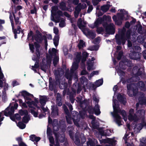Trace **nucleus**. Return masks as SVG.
<instances>
[{
  "label": "nucleus",
  "mask_w": 146,
  "mask_h": 146,
  "mask_svg": "<svg viewBox=\"0 0 146 146\" xmlns=\"http://www.w3.org/2000/svg\"><path fill=\"white\" fill-rule=\"evenodd\" d=\"M113 112H111V114L115 118V121L119 125H121V117L118 115V113L121 114L123 116L124 120L126 121L127 120V117L126 113L125 111H121L117 105V101L113 99Z\"/></svg>",
  "instance_id": "1"
},
{
  "label": "nucleus",
  "mask_w": 146,
  "mask_h": 146,
  "mask_svg": "<svg viewBox=\"0 0 146 146\" xmlns=\"http://www.w3.org/2000/svg\"><path fill=\"white\" fill-rule=\"evenodd\" d=\"M137 87L142 91H145L146 90L145 84L142 81L139 82L137 84V86L133 83L130 85L128 84L127 85V94L129 96L132 97L136 95L138 91Z\"/></svg>",
  "instance_id": "2"
},
{
  "label": "nucleus",
  "mask_w": 146,
  "mask_h": 146,
  "mask_svg": "<svg viewBox=\"0 0 146 146\" xmlns=\"http://www.w3.org/2000/svg\"><path fill=\"white\" fill-rule=\"evenodd\" d=\"M81 53H78L76 55V58L75 59L74 62L73 63L72 68L71 69L70 74H66V76L67 79L69 80V82L71 80L72 78H74V79L77 80V76L76 72L74 71L78 68V63L80 61Z\"/></svg>",
  "instance_id": "3"
},
{
  "label": "nucleus",
  "mask_w": 146,
  "mask_h": 146,
  "mask_svg": "<svg viewBox=\"0 0 146 146\" xmlns=\"http://www.w3.org/2000/svg\"><path fill=\"white\" fill-rule=\"evenodd\" d=\"M21 94L24 97L25 102L30 108H33L35 107H36V103H38V100L36 99H35V102L32 100V98L33 97V95L26 91L22 92Z\"/></svg>",
  "instance_id": "4"
},
{
  "label": "nucleus",
  "mask_w": 146,
  "mask_h": 146,
  "mask_svg": "<svg viewBox=\"0 0 146 146\" xmlns=\"http://www.w3.org/2000/svg\"><path fill=\"white\" fill-rule=\"evenodd\" d=\"M145 111L143 110H138L135 114L134 113L133 110L131 109L129 111L128 119L130 121H135L138 120L139 118L143 117Z\"/></svg>",
  "instance_id": "5"
},
{
  "label": "nucleus",
  "mask_w": 146,
  "mask_h": 146,
  "mask_svg": "<svg viewBox=\"0 0 146 146\" xmlns=\"http://www.w3.org/2000/svg\"><path fill=\"white\" fill-rule=\"evenodd\" d=\"M125 30V28H123L122 33L120 35H117L115 36L116 41L118 44H122L123 45L125 44L127 39H129L130 36L131 31L129 30L127 31L126 33L125 34L124 32Z\"/></svg>",
  "instance_id": "6"
},
{
  "label": "nucleus",
  "mask_w": 146,
  "mask_h": 146,
  "mask_svg": "<svg viewBox=\"0 0 146 146\" xmlns=\"http://www.w3.org/2000/svg\"><path fill=\"white\" fill-rule=\"evenodd\" d=\"M119 11L120 13H117V20L116 15H114L112 17V19L113 21L115 22L116 24L119 25L121 24V20L125 19H127V18H125V16H127L128 15L127 12L125 11L124 9H121Z\"/></svg>",
  "instance_id": "7"
},
{
  "label": "nucleus",
  "mask_w": 146,
  "mask_h": 146,
  "mask_svg": "<svg viewBox=\"0 0 146 146\" xmlns=\"http://www.w3.org/2000/svg\"><path fill=\"white\" fill-rule=\"evenodd\" d=\"M130 49V53L129 54V56L130 58L135 60L140 59L139 54L138 52L141 49L140 47L137 45H135Z\"/></svg>",
  "instance_id": "8"
},
{
  "label": "nucleus",
  "mask_w": 146,
  "mask_h": 146,
  "mask_svg": "<svg viewBox=\"0 0 146 146\" xmlns=\"http://www.w3.org/2000/svg\"><path fill=\"white\" fill-rule=\"evenodd\" d=\"M29 46L30 49L31 51L32 52H33L35 50L34 46L36 48V56L35 57L34 56L32 57V59L34 60H36L39 58L40 56L39 48L40 47L39 45L36 42H35L34 45L29 44Z\"/></svg>",
  "instance_id": "9"
},
{
  "label": "nucleus",
  "mask_w": 146,
  "mask_h": 146,
  "mask_svg": "<svg viewBox=\"0 0 146 146\" xmlns=\"http://www.w3.org/2000/svg\"><path fill=\"white\" fill-rule=\"evenodd\" d=\"M80 115H78V112L76 111H72V112L71 116H70V119H71V117H72L73 120L75 125L76 126L78 127L79 126L78 122L80 120ZM71 119V121H72ZM71 122H72V121ZM71 123H71L70 124H71Z\"/></svg>",
  "instance_id": "10"
},
{
  "label": "nucleus",
  "mask_w": 146,
  "mask_h": 146,
  "mask_svg": "<svg viewBox=\"0 0 146 146\" xmlns=\"http://www.w3.org/2000/svg\"><path fill=\"white\" fill-rule=\"evenodd\" d=\"M133 73L136 75L141 76L144 74V68L142 66H135L132 70Z\"/></svg>",
  "instance_id": "11"
},
{
  "label": "nucleus",
  "mask_w": 146,
  "mask_h": 146,
  "mask_svg": "<svg viewBox=\"0 0 146 146\" xmlns=\"http://www.w3.org/2000/svg\"><path fill=\"white\" fill-rule=\"evenodd\" d=\"M103 25L105 28L106 31L108 33L111 34L114 33L115 26L113 23H110L108 25H107V24H106V25L103 24Z\"/></svg>",
  "instance_id": "12"
},
{
  "label": "nucleus",
  "mask_w": 146,
  "mask_h": 146,
  "mask_svg": "<svg viewBox=\"0 0 146 146\" xmlns=\"http://www.w3.org/2000/svg\"><path fill=\"white\" fill-rule=\"evenodd\" d=\"M18 106V104L16 103H15L14 104V107L13 106L11 107V111H9L7 113L6 111L7 110V109L8 108H7L5 110V111H2L1 112V114L2 116H3L4 115L6 116H8L9 115H11L14 112V108L15 109H16L17 108Z\"/></svg>",
  "instance_id": "13"
},
{
  "label": "nucleus",
  "mask_w": 146,
  "mask_h": 146,
  "mask_svg": "<svg viewBox=\"0 0 146 146\" xmlns=\"http://www.w3.org/2000/svg\"><path fill=\"white\" fill-rule=\"evenodd\" d=\"M47 60L46 61V59H43L42 60V62L40 64V68L41 69L44 71L45 72H46V69L47 68V66L46 65V64H49L51 62V59L50 58L48 59V57L47 56Z\"/></svg>",
  "instance_id": "14"
},
{
  "label": "nucleus",
  "mask_w": 146,
  "mask_h": 146,
  "mask_svg": "<svg viewBox=\"0 0 146 146\" xmlns=\"http://www.w3.org/2000/svg\"><path fill=\"white\" fill-rule=\"evenodd\" d=\"M143 127L146 128V123L144 120H143L141 123H137L134 127V130L136 133H138L142 129Z\"/></svg>",
  "instance_id": "15"
},
{
  "label": "nucleus",
  "mask_w": 146,
  "mask_h": 146,
  "mask_svg": "<svg viewBox=\"0 0 146 146\" xmlns=\"http://www.w3.org/2000/svg\"><path fill=\"white\" fill-rule=\"evenodd\" d=\"M86 7L85 3H83L82 4H79L76 8L74 11V16L76 18L78 17L79 13L81 9H84Z\"/></svg>",
  "instance_id": "16"
},
{
  "label": "nucleus",
  "mask_w": 146,
  "mask_h": 146,
  "mask_svg": "<svg viewBox=\"0 0 146 146\" xmlns=\"http://www.w3.org/2000/svg\"><path fill=\"white\" fill-rule=\"evenodd\" d=\"M57 51L55 48H52V51H51L50 49L49 50V53L50 55L52 56H54V58L53 60V64L54 66H55L58 61V57L56 56Z\"/></svg>",
  "instance_id": "17"
},
{
  "label": "nucleus",
  "mask_w": 146,
  "mask_h": 146,
  "mask_svg": "<svg viewBox=\"0 0 146 146\" xmlns=\"http://www.w3.org/2000/svg\"><path fill=\"white\" fill-rule=\"evenodd\" d=\"M15 27H17V30L15 29H13L14 33H20L21 31V28L19 26L21 24V22L19 21V18L18 17L15 18Z\"/></svg>",
  "instance_id": "18"
},
{
  "label": "nucleus",
  "mask_w": 146,
  "mask_h": 146,
  "mask_svg": "<svg viewBox=\"0 0 146 146\" xmlns=\"http://www.w3.org/2000/svg\"><path fill=\"white\" fill-rule=\"evenodd\" d=\"M95 60V59L94 58H91V60H88L87 63V70H88L90 71L92 70L95 69V67L94 66V62L93 60Z\"/></svg>",
  "instance_id": "19"
},
{
  "label": "nucleus",
  "mask_w": 146,
  "mask_h": 146,
  "mask_svg": "<svg viewBox=\"0 0 146 146\" xmlns=\"http://www.w3.org/2000/svg\"><path fill=\"white\" fill-rule=\"evenodd\" d=\"M58 8L57 6L52 7L51 11L52 15L54 16L56 15H58L60 16H62V12L60 11H58Z\"/></svg>",
  "instance_id": "20"
},
{
  "label": "nucleus",
  "mask_w": 146,
  "mask_h": 146,
  "mask_svg": "<svg viewBox=\"0 0 146 146\" xmlns=\"http://www.w3.org/2000/svg\"><path fill=\"white\" fill-rule=\"evenodd\" d=\"M43 39L44 40L45 45L47 46V41L46 40V37L45 36H43L42 37L40 35H36L35 38V40L38 42H41Z\"/></svg>",
  "instance_id": "21"
},
{
  "label": "nucleus",
  "mask_w": 146,
  "mask_h": 146,
  "mask_svg": "<svg viewBox=\"0 0 146 146\" xmlns=\"http://www.w3.org/2000/svg\"><path fill=\"white\" fill-rule=\"evenodd\" d=\"M54 133L56 138V144L55 146H58L59 145L58 143V140L61 142H63L64 140V136L63 135H58V136L54 132Z\"/></svg>",
  "instance_id": "22"
},
{
  "label": "nucleus",
  "mask_w": 146,
  "mask_h": 146,
  "mask_svg": "<svg viewBox=\"0 0 146 146\" xmlns=\"http://www.w3.org/2000/svg\"><path fill=\"white\" fill-rule=\"evenodd\" d=\"M77 24L79 28L83 31V30L84 29V27L86 26V22L84 21H82V19L80 18L79 19Z\"/></svg>",
  "instance_id": "23"
},
{
  "label": "nucleus",
  "mask_w": 146,
  "mask_h": 146,
  "mask_svg": "<svg viewBox=\"0 0 146 146\" xmlns=\"http://www.w3.org/2000/svg\"><path fill=\"white\" fill-rule=\"evenodd\" d=\"M131 62L130 61H127V60L125 61L124 62H121L119 64V66L123 69H125L126 67H125V65H126L129 67L130 66Z\"/></svg>",
  "instance_id": "24"
},
{
  "label": "nucleus",
  "mask_w": 146,
  "mask_h": 146,
  "mask_svg": "<svg viewBox=\"0 0 146 146\" xmlns=\"http://www.w3.org/2000/svg\"><path fill=\"white\" fill-rule=\"evenodd\" d=\"M101 143H108L110 144H115L116 141L113 139L107 138L105 139L100 140Z\"/></svg>",
  "instance_id": "25"
},
{
  "label": "nucleus",
  "mask_w": 146,
  "mask_h": 146,
  "mask_svg": "<svg viewBox=\"0 0 146 146\" xmlns=\"http://www.w3.org/2000/svg\"><path fill=\"white\" fill-rule=\"evenodd\" d=\"M63 107L65 112L67 115V116H66V118L67 122L68 123H71V121L70 115H69L68 113V110L67 107L65 106H63Z\"/></svg>",
  "instance_id": "26"
},
{
  "label": "nucleus",
  "mask_w": 146,
  "mask_h": 146,
  "mask_svg": "<svg viewBox=\"0 0 146 146\" xmlns=\"http://www.w3.org/2000/svg\"><path fill=\"white\" fill-rule=\"evenodd\" d=\"M117 98L121 103L124 105H125L126 103V101L125 96L124 95L122 94L121 95L120 94H119L118 95Z\"/></svg>",
  "instance_id": "27"
},
{
  "label": "nucleus",
  "mask_w": 146,
  "mask_h": 146,
  "mask_svg": "<svg viewBox=\"0 0 146 146\" xmlns=\"http://www.w3.org/2000/svg\"><path fill=\"white\" fill-rule=\"evenodd\" d=\"M47 134L49 140L51 144L54 143V139L53 137L50 135V129L48 128L47 131Z\"/></svg>",
  "instance_id": "28"
},
{
  "label": "nucleus",
  "mask_w": 146,
  "mask_h": 146,
  "mask_svg": "<svg viewBox=\"0 0 146 146\" xmlns=\"http://www.w3.org/2000/svg\"><path fill=\"white\" fill-rule=\"evenodd\" d=\"M103 21L102 18H98L94 23V26L92 27V28H94L95 27H98L102 23Z\"/></svg>",
  "instance_id": "29"
},
{
  "label": "nucleus",
  "mask_w": 146,
  "mask_h": 146,
  "mask_svg": "<svg viewBox=\"0 0 146 146\" xmlns=\"http://www.w3.org/2000/svg\"><path fill=\"white\" fill-rule=\"evenodd\" d=\"M97 143V141L95 139L93 140L90 139H88V141L87 142V146H94Z\"/></svg>",
  "instance_id": "30"
},
{
  "label": "nucleus",
  "mask_w": 146,
  "mask_h": 146,
  "mask_svg": "<svg viewBox=\"0 0 146 146\" xmlns=\"http://www.w3.org/2000/svg\"><path fill=\"white\" fill-rule=\"evenodd\" d=\"M47 101V98L45 96H41L40 98V102L42 106H44Z\"/></svg>",
  "instance_id": "31"
},
{
  "label": "nucleus",
  "mask_w": 146,
  "mask_h": 146,
  "mask_svg": "<svg viewBox=\"0 0 146 146\" xmlns=\"http://www.w3.org/2000/svg\"><path fill=\"white\" fill-rule=\"evenodd\" d=\"M30 139L31 140L33 141H36L37 142L39 141L40 138L39 137H36L34 135H31L30 136Z\"/></svg>",
  "instance_id": "32"
},
{
  "label": "nucleus",
  "mask_w": 146,
  "mask_h": 146,
  "mask_svg": "<svg viewBox=\"0 0 146 146\" xmlns=\"http://www.w3.org/2000/svg\"><path fill=\"white\" fill-rule=\"evenodd\" d=\"M94 111L95 113L97 115H98L100 114L101 112L100 111L99 106L98 105L96 104V105L94 109Z\"/></svg>",
  "instance_id": "33"
},
{
  "label": "nucleus",
  "mask_w": 146,
  "mask_h": 146,
  "mask_svg": "<svg viewBox=\"0 0 146 146\" xmlns=\"http://www.w3.org/2000/svg\"><path fill=\"white\" fill-rule=\"evenodd\" d=\"M52 112L51 115L53 116L58 115V109L54 106H52Z\"/></svg>",
  "instance_id": "34"
},
{
  "label": "nucleus",
  "mask_w": 146,
  "mask_h": 146,
  "mask_svg": "<svg viewBox=\"0 0 146 146\" xmlns=\"http://www.w3.org/2000/svg\"><path fill=\"white\" fill-rule=\"evenodd\" d=\"M110 7L109 5H105L101 7V9L104 12H106L108 10Z\"/></svg>",
  "instance_id": "35"
},
{
  "label": "nucleus",
  "mask_w": 146,
  "mask_h": 146,
  "mask_svg": "<svg viewBox=\"0 0 146 146\" xmlns=\"http://www.w3.org/2000/svg\"><path fill=\"white\" fill-rule=\"evenodd\" d=\"M100 132L102 135H106L109 136L111 135L110 133H111L110 130H108L106 132H105L103 130H102L100 131Z\"/></svg>",
  "instance_id": "36"
},
{
  "label": "nucleus",
  "mask_w": 146,
  "mask_h": 146,
  "mask_svg": "<svg viewBox=\"0 0 146 146\" xmlns=\"http://www.w3.org/2000/svg\"><path fill=\"white\" fill-rule=\"evenodd\" d=\"M102 19L103 21H106L107 22H111V17L109 16H106L104 15L103 16Z\"/></svg>",
  "instance_id": "37"
},
{
  "label": "nucleus",
  "mask_w": 146,
  "mask_h": 146,
  "mask_svg": "<svg viewBox=\"0 0 146 146\" xmlns=\"http://www.w3.org/2000/svg\"><path fill=\"white\" fill-rule=\"evenodd\" d=\"M57 103L59 106H60L62 104L60 94H57Z\"/></svg>",
  "instance_id": "38"
},
{
  "label": "nucleus",
  "mask_w": 146,
  "mask_h": 146,
  "mask_svg": "<svg viewBox=\"0 0 146 146\" xmlns=\"http://www.w3.org/2000/svg\"><path fill=\"white\" fill-rule=\"evenodd\" d=\"M85 46V43L82 40H80L79 43L78 45V46L79 49H82Z\"/></svg>",
  "instance_id": "39"
},
{
  "label": "nucleus",
  "mask_w": 146,
  "mask_h": 146,
  "mask_svg": "<svg viewBox=\"0 0 146 146\" xmlns=\"http://www.w3.org/2000/svg\"><path fill=\"white\" fill-rule=\"evenodd\" d=\"M83 56V58L82 60V64L84 65V63L86 61V58L88 55V54L86 52H84L82 53Z\"/></svg>",
  "instance_id": "40"
},
{
  "label": "nucleus",
  "mask_w": 146,
  "mask_h": 146,
  "mask_svg": "<svg viewBox=\"0 0 146 146\" xmlns=\"http://www.w3.org/2000/svg\"><path fill=\"white\" fill-rule=\"evenodd\" d=\"M39 67V64L38 62H36L34 66H31V69L33 70L35 72H36V69Z\"/></svg>",
  "instance_id": "41"
},
{
  "label": "nucleus",
  "mask_w": 146,
  "mask_h": 146,
  "mask_svg": "<svg viewBox=\"0 0 146 146\" xmlns=\"http://www.w3.org/2000/svg\"><path fill=\"white\" fill-rule=\"evenodd\" d=\"M103 83L102 79H100L97 81L95 83L96 86L97 87H99Z\"/></svg>",
  "instance_id": "42"
},
{
  "label": "nucleus",
  "mask_w": 146,
  "mask_h": 146,
  "mask_svg": "<svg viewBox=\"0 0 146 146\" xmlns=\"http://www.w3.org/2000/svg\"><path fill=\"white\" fill-rule=\"evenodd\" d=\"M10 118L13 121L15 120V119H16L18 120H20L21 119V116L18 114H16L15 115V118L12 117H11Z\"/></svg>",
  "instance_id": "43"
},
{
  "label": "nucleus",
  "mask_w": 146,
  "mask_h": 146,
  "mask_svg": "<svg viewBox=\"0 0 146 146\" xmlns=\"http://www.w3.org/2000/svg\"><path fill=\"white\" fill-rule=\"evenodd\" d=\"M88 35L91 38H93L95 37L96 34L95 32L88 31Z\"/></svg>",
  "instance_id": "44"
},
{
  "label": "nucleus",
  "mask_w": 146,
  "mask_h": 146,
  "mask_svg": "<svg viewBox=\"0 0 146 146\" xmlns=\"http://www.w3.org/2000/svg\"><path fill=\"white\" fill-rule=\"evenodd\" d=\"M54 43L56 46H58L59 41V38L57 36H55L53 39Z\"/></svg>",
  "instance_id": "45"
},
{
  "label": "nucleus",
  "mask_w": 146,
  "mask_h": 146,
  "mask_svg": "<svg viewBox=\"0 0 146 146\" xmlns=\"http://www.w3.org/2000/svg\"><path fill=\"white\" fill-rule=\"evenodd\" d=\"M17 125L19 128L21 129H23L26 127L25 124L21 122H19L17 124Z\"/></svg>",
  "instance_id": "46"
},
{
  "label": "nucleus",
  "mask_w": 146,
  "mask_h": 146,
  "mask_svg": "<svg viewBox=\"0 0 146 146\" xmlns=\"http://www.w3.org/2000/svg\"><path fill=\"white\" fill-rule=\"evenodd\" d=\"M31 113L33 116L35 117H36L38 116V112L35 109H32L31 110Z\"/></svg>",
  "instance_id": "47"
},
{
  "label": "nucleus",
  "mask_w": 146,
  "mask_h": 146,
  "mask_svg": "<svg viewBox=\"0 0 146 146\" xmlns=\"http://www.w3.org/2000/svg\"><path fill=\"white\" fill-rule=\"evenodd\" d=\"M141 142L139 146H146L145 144L146 143V140L145 138H142L141 140Z\"/></svg>",
  "instance_id": "48"
},
{
  "label": "nucleus",
  "mask_w": 146,
  "mask_h": 146,
  "mask_svg": "<svg viewBox=\"0 0 146 146\" xmlns=\"http://www.w3.org/2000/svg\"><path fill=\"white\" fill-rule=\"evenodd\" d=\"M89 48L91 50H97L98 49L99 47L98 46H94L90 47Z\"/></svg>",
  "instance_id": "49"
},
{
  "label": "nucleus",
  "mask_w": 146,
  "mask_h": 146,
  "mask_svg": "<svg viewBox=\"0 0 146 146\" xmlns=\"http://www.w3.org/2000/svg\"><path fill=\"white\" fill-rule=\"evenodd\" d=\"M134 74L135 75V76L134 77H133L130 79L128 80V82H129L130 81L132 80H135V79H137V80H136V81H137V80H139V78L138 77V75H136L135 74Z\"/></svg>",
  "instance_id": "50"
},
{
  "label": "nucleus",
  "mask_w": 146,
  "mask_h": 146,
  "mask_svg": "<svg viewBox=\"0 0 146 146\" xmlns=\"http://www.w3.org/2000/svg\"><path fill=\"white\" fill-rule=\"evenodd\" d=\"M67 85V83H65L64 84L60 83L59 84V87L60 88L62 89L65 88L66 87Z\"/></svg>",
  "instance_id": "51"
},
{
  "label": "nucleus",
  "mask_w": 146,
  "mask_h": 146,
  "mask_svg": "<svg viewBox=\"0 0 146 146\" xmlns=\"http://www.w3.org/2000/svg\"><path fill=\"white\" fill-rule=\"evenodd\" d=\"M60 8L61 9L63 10H66V8L65 6V4L64 3L62 2L60 3Z\"/></svg>",
  "instance_id": "52"
},
{
  "label": "nucleus",
  "mask_w": 146,
  "mask_h": 146,
  "mask_svg": "<svg viewBox=\"0 0 146 146\" xmlns=\"http://www.w3.org/2000/svg\"><path fill=\"white\" fill-rule=\"evenodd\" d=\"M9 18H10V20L11 21V24L12 29H13L14 28V24L13 23V17L12 15L11 14L10 15Z\"/></svg>",
  "instance_id": "53"
},
{
  "label": "nucleus",
  "mask_w": 146,
  "mask_h": 146,
  "mask_svg": "<svg viewBox=\"0 0 146 146\" xmlns=\"http://www.w3.org/2000/svg\"><path fill=\"white\" fill-rule=\"evenodd\" d=\"M99 72L98 71H94L92 72L90 75V77L91 78L95 75H97L98 74Z\"/></svg>",
  "instance_id": "54"
},
{
  "label": "nucleus",
  "mask_w": 146,
  "mask_h": 146,
  "mask_svg": "<svg viewBox=\"0 0 146 146\" xmlns=\"http://www.w3.org/2000/svg\"><path fill=\"white\" fill-rule=\"evenodd\" d=\"M59 26L61 27H62L65 25V24L64 19L62 20L59 24Z\"/></svg>",
  "instance_id": "55"
},
{
  "label": "nucleus",
  "mask_w": 146,
  "mask_h": 146,
  "mask_svg": "<svg viewBox=\"0 0 146 146\" xmlns=\"http://www.w3.org/2000/svg\"><path fill=\"white\" fill-rule=\"evenodd\" d=\"M29 118L27 116H25L23 118V121L25 123H27L29 121Z\"/></svg>",
  "instance_id": "56"
},
{
  "label": "nucleus",
  "mask_w": 146,
  "mask_h": 146,
  "mask_svg": "<svg viewBox=\"0 0 146 146\" xmlns=\"http://www.w3.org/2000/svg\"><path fill=\"white\" fill-rule=\"evenodd\" d=\"M97 11H96V14L98 17H99L102 15H103V13L101 12V11H100L99 10L98 8H97Z\"/></svg>",
  "instance_id": "57"
},
{
  "label": "nucleus",
  "mask_w": 146,
  "mask_h": 146,
  "mask_svg": "<svg viewBox=\"0 0 146 146\" xmlns=\"http://www.w3.org/2000/svg\"><path fill=\"white\" fill-rule=\"evenodd\" d=\"M19 113L21 115H23L24 114L26 115L27 114V111L26 110L24 111L20 110L19 111Z\"/></svg>",
  "instance_id": "58"
},
{
  "label": "nucleus",
  "mask_w": 146,
  "mask_h": 146,
  "mask_svg": "<svg viewBox=\"0 0 146 146\" xmlns=\"http://www.w3.org/2000/svg\"><path fill=\"white\" fill-rule=\"evenodd\" d=\"M104 31L103 29L101 27L98 28L97 29V32L99 33H100Z\"/></svg>",
  "instance_id": "59"
},
{
  "label": "nucleus",
  "mask_w": 146,
  "mask_h": 146,
  "mask_svg": "<svg viewBox=\"0 0 146 146\" xmlns=\"http://www.w3.org/2000/svg\"><path fill=\"white\" fill-rule=\"evenodd\" d=\"M117 72L119 76L124 75V74L123 71L120 69L117 70Z\"/></svg>",
  "instance_id": "60"
},
{
  "label": "nucleus",
  "mask_w": 146,
  "mask_h": 146,
  "mask_svg": "<svg viewBox=\"0 0 146 146\" xmlns=\"http://www.w3.org/2000/svg\"><path fill=\"white\" fill-rule=\"evenodd\" d=\"M101 1V0H92V3L93 5H96Z\"/></svg>",
  "instance_id": "61"
},
{
  "label": "nucleus",
  "mask_w": 146,
  "mask_h": 146,
  "mask_svg": "<svg viewBox=\"0 0 146 146\" xmlns=\"http://www.w3.org/2000/svg\"><path fill=\"white\" fill-rule=\"evenodd\" d=\"M139 103L140 104H144L146 105V99L142 100H139Z\"/></svg>",
  "instance_id": "62"
},
{
  "label": "nucleus",
  "mask_w": 146,
  "mask_h": 146,
  "mask_svg": "<svg viewBox=\"0 0 146 146\" xmlns=\"http://www.w3.org/2000/svg\"><path fill=\"white\" fill-rule=\"evenodd\" d=\"M140 36H139L137 38V41L140 43H142L144 42V40L143 38H141V40H140Z\"/></svg>",
  "instance_id": "63"
},
{
  "label": "nucleus",
  "mask_w": 146,
  "mask_h": 146,
  "mask_svg": "<svg viewBox=\"0 0 146 146\" xmlns=\"http://www.w3.org/2000/svg\"><path fill=\"white\" fill-rule=\"evenodd\" d=\"M93 9V7L92 5H91L89 6L87 10L88 12V13H90L91 11H92Z\"/></svg>",
  "instance_id": "64"
}]
</instances>
